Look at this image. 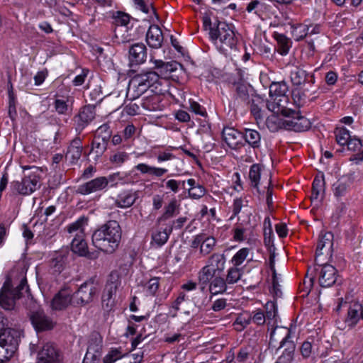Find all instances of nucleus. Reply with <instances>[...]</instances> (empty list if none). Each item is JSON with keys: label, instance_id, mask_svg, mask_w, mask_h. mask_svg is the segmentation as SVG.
<instances>
[{"label": "nucleus", "instance_id": "1", "mask_svg": "<svg viewBox=\"0 0 363 363\" xmlns=\"http://www.w3.org/2000/svg\"><path fill=\"white\" fill-rule=\"evenodd\" d=\"M205 30H208L209 38L219 51L228 55L237 50L238 38L231 26L225 21L216 19L213 23L208 16L203 17Z\"/></svg>", "mask_w": 363, "mask_h": 363}, {"label": "nucleus", "instance_id": "2", "mask_svg": "<svg viewBox=\"0 0 363 363\" xmlns=\"http://www.w3.org/2000/svg\"><path fill=\"white\" fill-rule=\"evenodd\" d=\"M121 235L119 223L116 220H108L94 231L92 245L106 254H113L119 246Z\"/></svg>", "mask_w": 363, "mask_h": 363}, {"label": "nucleus", "instance_id": "3", "mask_svg": "<svg viewBox=\"0 0 363 363\" xmlns=\"http://www.w3.org/2000/svg\"><path fill=\"white\" fill-rule=\"evenodd\" d=\"M228 84L232 86L233 99L230 107L235 111L242 108L250 104V96L253 89L244 79V72L241 69H236L228 78Z\"/></svg>", "mask_w": 363, "mask_h": 363}, {"label": "nucleus", "instance_id": "4", "mask_svg": "<svg viewBox=\"0 0 363 363\" xmlns=\"http://www.w3.org/2000/svg\"><path fill=\"white\" fill-rule=\"evenodd\" d=\"M26 294L30 296L26 277H23L16 287H13L11 279L7 278L0 289V306L4 310H14L17 300Z\"/></svg>", "mask_w": 363, "mask_h": 363}, {"label": "nucleus", "instance_id": "5", "mask_svg": "<svg viewBox=\"0 0 363 363\" xmlns=\"http://www.w3.org/2000/svg\"><path fill=\"white\" fill-rule=\"evenodd\" d=\"M23 177L21 181H13L10 189L14 194L28 196L40 187V176L35 166H23Z\"/></svg>", "mask_w": 363, "mask_h": 363}, {"label": "nucleus", "instance_id": "6", "mask_svg": "<svg viewBox=\"0 0 363 363\" xmlns=\"http://www.w3.org/2000/svg\"><path fill=\"white\" fill-rule=\"evenodd\" d=\"M157 82V75L153 70L142 72L134 75L128 84L127 97L130 96V100L139 98Z\"/></svg>", "mask_w": 363, "mask_h": 363}, {"label": "nucleus", "instance_id": "7", "mask_svg": "<svg viewBox=\"0 0 363 363\" xmlns=\"http://www.w3.org/2000/svg\"><path fill=\"white\" fill-rule=\"evenodd\" d=\"M99 292L94 278L89 279L72 294L74 306H83L90 303Z\"/></svg>", "mask_w": 363, "mask_h": 363}, {"label": "nucleus", "instance_id": "8", "mask_svg": "<svg viewBox=\"0 0 363 363\" xmlns=\"http://www.w3.org/2000/svg\"><path fill=\"white\" fill-rule=\"evenodd\" d=\"M282 116L287 118V123L286 130H294L295 132H303L308 130L311 126V121L306 117L301 115L299 111L289 109H284Z\"/></svg>", "mask_w": 363, "mask_h": 363}, {"label": "nucleus", "instance_id": "9", "mask_svg": "<svg viewBox=\"0 0 363 363\" xmlns=\"http://www.w3.org/2000/svg\"><path fill=\"white\" fill-rule=\"evenodd\" d=\"M95 116L94 106L86 105L81 108L79 113L72 119L76 132L79 134L81 133L95 118Z\"/></svg>", "mask_w": 363, "mask_h": 363}, {"label": "nucleus", "instance_id": "10", "mask_svg": "<svg viewBox=\"0 0 363 363\" xmlns=\"http://www.w3.org/2000/svg\"><path fill=\"white\" fill-rule=\"evenodd\" d=\"M36 363H63L62 354L55 345L48 342L38 352Z\"/></svg>", "mask_w": 363, "mask_h": 363}, {"label": "nucleus", "instance_id": "11", "mask_svg": "<svg viewBox=\"0 0 363 363\" xmlns=\"http://www.w3.org/2000/svg\"><path fill=\"white\" fill-rule=\"evenodd\" d=\"M29 317L37 332L50 330L54 328L55 323L52 318L42 310L30 312Z\"/></svg>", "mask_w": 363, "mask_h": 363}, {"label": "nucleus", "instance_id": "12", "mask_svg": "<svg viewBox=\"0 0 363 363\" xmlns=\"http://www.w3.org/2000/svg\"><path fill=\"white\" fill-rule=\"evenodd\" d=\"M150 61L154 64L155 73L157 75V79L160 78L167 79L172 77V74L177 71L178 67L182 65L176 61L164 62L162 60H153Z\"/></svg>", "mask_w": 363, "mask_h": 363}, {"label": "nucleus", "instance_id": "13", "mask_svg": "<svg viewBox=\"0 0 363 363\" xmlns=\"http://www.w3.org/2000/svg\"><path fill=\"white\" fill-rule=\"evenodd\" d=\"M19 342L20 333L18 330L11 328L0 329V345L15 353Z\"/></svg>", "mask_w": 363, "mask_h": 363}, {"label": "nucleus", "instance_id": "14", "mask_svg": "<svg viewBox=\"0 0 363 363\" xmlns=\"http://www.w3.org/2000/svg\"><path fill=\"white\" fill-rule=\"evenodd\" d=\"M222 137L228 146L233 150H239L245 146L243 143V132H240L234 128L225 127L222 131Z\"/></svg>", "mask_w": 363, "mask_h": 363}, {"label": "nucleus", "instance_id": "15", "mask_svg": "<svg viewBox=\"0 0 363 363\" xmlns=\"http://www.w3.org/2000/svg\"><path fill=\"white\" fill-rule=\"evenodd\" d=\"M107 187L106 177H99L83 184L79 185L76 193L82 195H87L105 189Z\"/></svg>", "mask_w": 363, "mask_h": 363}, {"label": "nucleus", "instance_id": "16", "mask_svg": "<svg viewBox=\"0 0 363 363\" xmlns=\"http://www.w3.org/2000/svg\"><path fill=\"white\" fill-rule=\"evenodd\" d=\"M319 274V284L321 287H330L335 284L337 281V269L331 264H321Z\"/></svg>", "mask_w": 363, "mask_h": 363}, {"label": "nucleus", "instance_id": "17", "mask_svg": "<svg viewBox=\"0 0 363 363\" xmlns=\"http://www.w3.org/2000/svg\"><path fill=\"white\" fill-rule=\"evenodd\" d=\"M69 305L74 306L73 297L67 289H62L53 297L51 301L52 310L62 311Z\"/></svg>", "mask_w": 363, "mask_h": 363}, {"label": "nucleus", "instance_id": "18", "mask_svg": "<svg viewBox=\"0 0 363 363\" xmlns=\"http://www.w3.org/2000/svg\"><path fill=\"white\" fill-rule=\"evenodd\" d=\"M130 65H138L144 63L147 57V49L144 43L133 44L128 50Z\"/></svg>", "mask_w": 363, "mask_h": 363}, {"label": "nucleus", "instance_id": "19", "mask_svg": "<svg viewBox=\"0 0 363 363\" xmlns=\"http://www.w3.org/2000/svg\"><path fill=\"white\" fill-rule=\"evenodd\" d=\"M145 40L149 47L151 48L158 49L162 47L164 36L159 26L155 24L150 26L146 33Z\"/></svg>", "mask_w": 363, "mask_h": 363}, {"label": "nucleus", "instance_id": "20", "mask_svg": "<svg viewBox=\"0 0 363 363\" xmlns=\"http://www.w3.org/2000/svg\"><path fill=\"white\" fill-rule=\"evenodd\" d=\"M354 178V172H351L339 179L333 185L334 195L337 198L345 196Z\"/></svg>", "mask_w": 363, "mask_h": 363}, {"label": "nucleus", "instance_id": "21", "mask_svg": "<svg viewBox=\"0 0 363 363\" xmlns=\"http://www.w3.org/2000/svg\"><path fill=\"white\" fill-rule=\"evenodd\" d=\"M360 319H363V306L359 302L350 303L345 323L353 328Z\"/></svg>", "mask_w": 363, "mask_h": 363}, {"label": "nucleus", "instance_id": "22", "mask_svg": "<svg viewBox=\"0 0 363 363\" xmlns=\"http://www.w3.org/2000/svg\"><path fill=\"white\" fill-rule=\"evenodd\" d=\"M69 252L67 250H63L55 252L50 260V269L52 274H60L65 268Z\"/></svg>", "mask_w": 363, "mask_h": 363}, {"label": "nucleus", "instance_id": "23", "mask_svg": "<svg viewBox=\"0 0 363 363\" xmlns=\"http://www.w3.org/2000/svg\"><path fill=\"white\" fill-rule=\"evenodd\" d=\"M287 91L288 86L286 82H273L269 86V96L281 99L283 103L288 104L289 97L286 95Z\"/></svg>", "mask_w": 363, "mask_h": 363}, {"label": "nucleus", "instance_id": "24", "mask_svg": "<svg viewBox=\"0 0 363 363\" xmlns=\"http://www.w3.org/2000/svg\"><path fill=\"white\" fill-rule=\"evenodd\" d=\"M138 198V191H125L118 195L115 205L121 208H129L135 203Z\"/></svg>", "mask_w": 363, "mask_h": 363}, {"label": "nucleus", "instance_id": "25", "mask_svg": "<svg viewBox=\"0 0 363 363\" xmlns=\"http://www.w3.org/2000/svg\"><path fill=\"white\" fill-rule=\"evenodd\" d=\"M325 182L324 175H317L312 184V194L311 196L312 202L314 201H321L323 199L325 194Z\"/></svg>", "mask_w": 363, "mask_h": 363}, {"label": "nucleus", "instance_id": "26", "mask_svg": "<svg viewBox=\"0 0 363 363\" xmlns=\"http://www.w3.org/2000/svg\"><path fill=\"white\" fill-rule=\"evenodd\" d=\"M117 289V284L113 281H108L103 291L101 302L102 305L106 306L107 310L111 309L113 303V295L116 293Z\"/></svg>", "mask_w": 363, "mask_h": 363}, {"label": "nucleus", "instance_id": "27", "mask_svg": "<svg viewBox=\"0 0 363 363\" xmlns=\"http://www.w3.org/2000/svg\"><path fill=\"white\" fill-rule=\"evenodd\" d=\"M173 227H170L169 229H157L152 233V241L151 245L156 247H161L168 240L169 235L172 232Z\"/></svg>", "mask_w": 363, "mask_h": 363}, {"label": "nucleus", "instance_id": "28", "mask_svg": "<svg viewBox=\"0 0 363 363\" xmlns=\"http://www.w3.org/2000/svg\"><path fill=\"white\" fill-rule=\"evenodd\" d=\"M245 145L247 143L253 149H258L261 146V135L254 129L245 128L243 131Z\"/></svg>", "mask_w": 363, "mask_h": 363}, {"label": "nucleus", "instance_id": "29", "mask_svg": "<svg viewBox=\"0 0 363 363\" xmlns=\"http://www.w3.org/2000/svg\"><path fill=\"white\" fill-rule=\"evenodd\" d=\"M333 234L331 232H326L324 234H321L319 237V240L318 242L316 250H315V264L318 265H320L318 257L320 256L323 252L322 250L325 246H329L331 247L333 246Z\"/></svg>", "mask_w": 363, "mask_h": 363}, {"label": "nucleus", "instance_id": "30", "mask_svg": "<svg viewBox=\"0 0 363 363\" xmlns=\"http://www.w3.org/2000/svg\"><path fill=\"white\" fill-rule=\"evenodd\" d=\"M216 273L211 270L210 265L204 266L198 274V284L201 291H204L210 281L215 277Z\"/></svg>", "mask_w": 363, "mask_h": 363}, {"label": "nucleus", "instance_id": "31", "mask_svg": "<svg viewBox=\"0 0 363 363\" xmlns=\"http://www.w3.org/2000/svg\"><path fill=\"white\" fill-rule=\"evenodd\" d=\"M179 211V204L176 199H173L164 207V212L162 216L157 218V222L161 223L165 221L178 214Z\"/></svg>", "mask_w": 363, "mask_h": 363}, {"label": "nucleus", "instance_id": "32", "mask_svg": "<svg viewBox=\"0 0 363 363\" xmlns=\"http://www.w3.org/2000/svg\"><path fill=\"white\" fill-rule=\"evenodd\" d=\"M265 316L268 321L267 325H275L277 323L278 309L276 298L274 301H267L264 306Z\"/></svg>", "mask_w": 363, "mask_h": 363}, {"label": "nucleus", "instance_id": "33", "mask_svg": "<svg viewBox=\"0 0 363 363\" xmlns=\"http://www.w3.org/2000/svg\"><path fill=\"white\" fill-rule=\"evenodd\" d=\"M308 73L299 67H294L290 72L291 82L294 86H300L307 81Z\"/></svg>", "mask_w": 363, "mask_h": 363}, {"label": "nucleus", "instance_id": "34", "mask_svg": "<svg viewBox=\"0 0 363 363\" xmlns=\"http://www.w3.org/2000/svg\"><path fill=\"white\" fill-rule=\"evenodd\" d=\"M250 112L256 120L262 119V107L264 104V99L259 95H255L250 101Z\"/></svg>", "mask_w": 363, "mask_h": 363}, {"label": "nucleus", "instance_id": "35", "mask_svg": "<svg viewBox=\"0 0 363 363\" xmlns=\"http://www.w3.org/2000/svg\"><path fill=\"white\" fill-rule=\"evenodd\" d=\"M87 223L88 218L81 216L75 222L67 226V232L70 234L74 233V237L79 236V235H84V226L87 225Z\"/></svg>", "mask_w": 363, "mask_h": 363}, {"label": "nucleus", "instance_id": "36", "mask_svg": "<svg viewBox=\"0 0 363 363\" xmlns=\"http://www.w3.org/2000/svg\"><path fill=\"white\" fill-rule=\"evenodd\" d=\"M287 123L286 119H282L277 116L272 115L269 116L266 120V125L269 131L275 133L280 129H286Z\"/></svg>", "mask_w": 363, "mask_h": 363}, {"label": "nucleus", "instance_id": "37", "mask_svg": "<svg viewBox=\"0 0 363 363\" xmlns=\"http://www.w3.org/2000/svg\"><path fill=\"white\" fill-rule=\"evenodd\" d=\"M84 236L85 235H79V236L74 237L71 243L72 252L79 256L86 255V250L88 249Z\"/></svg>", "mask_w": 363, "mask_h": 363}, {"label": "nucleus", "instance_id": "38", "mask_svg": "<svg viewBox=\"0 0 363 363\" xmlns=\"http://www.w3.org/2000/svg\"><path fill=\"white\" fill-rule=\"evenodd\" d=\"M274 38L277 41L278 48L277 51L281 55H286L288 54L289 48L291 47L290 39L286 38L284 34L274 33Z\"/></svg>", "mask_w": 363, "mask_h": 363}, {"label": "nucleus", "instance_id": "39", "mask_svg": "<svg viewBox=\"0 0 363 363\" xmlns=\"http://www.w3.org/2000/svg\"><path fill=\"white\" fill-rule=\"evenodd\" d=\"M226 279L220 277H215L209 284V290L213 294L223 293L227 289Z\"/></svg>", "mask_w": 363, "mask_h": 363}, {"label": "nucleus", "instance_id": "40", "mask_svg": "<svg viewBox=\"0 0 363 363\" xmlns=\"http://www.w3.org/2000/svg\"><path fill=\"white\" fill-rule=\"evenodd\" d=\"M262 167L259 164H254L250 167L249 177L251 182V185L256 188L257 192L261 194V191L259 189L258 185L260 180Z\"/></svg>", "mask_w": 363, "mask_h": 363}, {"label": "nucleus", "instance_id": "41", "mask_svg": "<svg viewBox=\"0 0 363 363\" xmlns=\"http://www.w3.org/2000/svg\"><path fill=\"white\" fill-rule=\"evenodd\" d=\"M210 266L213 268L211 270L216 272H223L225 268V257L223 254H213L209 259Z\"/></svg>", "mask_w": 363, "mask_h": 363}, {"label": "nucleus", "instance_id": "42", "mask_svg": "<svg viewBox=\"0 0 363 363\" xmlns=\"http://www.w3.org/2000/svg\"><path fill=\"white\" fill-rule=\"evenodd\" d=\"M101 337L91 338L89 342L86 353L89 356H95L99 357L101 352Z\"/></svg>", "mask_w": 363, "mask_h": 363}, {"label": "nucleus", "instance_id": "43", "mask_svg": "<svg viewBox=\"0 0 363 363\" xmlns=\"http://www.w3.org/2000/svg\"><path fill=\"white\" fill-rule=\"evenodd\" d=\"M108 143L101 140L99 138H94L91 143V150L96 155V159H99L103 155L107 149Z\"/></svg>", "mask_w": 363, "mask_h": 363}, {"label": "nucleus", "instance_id": "44", "mask_svg": "<svg viewBox=\"0 0 363 363\" xmlns=\"http://www.w3.org/2000/svg\"><path fill=\"white\" fill-rule=\"evenodd\" d=\"M160 96L157 95H152L147 96L143 100L142 107L150 111H157L160 108Z\"/></svg>", "mask_w": 363, "mask_h": 363}, {"label": "nucleus", "instance_id": "45", "mask_svg": "<svg viewBox=\"0 0 363 363\" xmlns=\"http://www.w3.org/2000/svg\"><path fill=\"white\" fill-rule=\"evenodd\" d=\"M130 16L123 11H114L112 14V23L116 26H125L130 22Z\"/></svg>", "mask_w": 363, "mask_h": 363}, {"label": "nucleus", "instance_id": "46", "mask_svg": "<svg viewBox=\"0 0 363 363\" xmlns=\"http://www.w3.org/2000/svg\"><path fill=\"white\" fill-rule=\"evenodd\" d=\"M272 101H267L266 102V106L270 111L274 113H279L282 115V111L284 109H289L287 106H286V103H283L281 99H278L277 98H271Z\"/></svg>", "mask_w": 363, "mask_h": 363}, {"label": "nucleus", "instance_id": "47", "mask_svg": "<svg viewBox=\"0 0 363 363\" xmlns=\"http://www.w3.org/2000/svg\"><path fill=\"white\" fill-rule=\"evenodd\" d=\"M291 330H289L287 331V334L286 335V336L281 341L280 345L278 349H279L281 347H284V352L289 353V354H294L296 345H295L294 341H292L291 340Z\"/></svg>", "mask_w": 363, "mask_h": 363}, {"label": "nucleus", "instance_id": "48", "mask_svg": "<svg viewBox=\"0 0 363 363\" xmlns=\"http://www.w3.org/2000/svg\"><path fill=\"white\" fill-rule=\"evenodd\" d=\"M335 134L337 143L342 146L345 145L351 138L350 131L343 127L337 128L335 131Z\"/></svg>", "mask_w": 363, "mask_h": 363}, {"label": "nucleus", "instance_id": "49", "mask_svg": "<svg viewBox=\"0 0 363 363\" xmlns=\"http://www.w3.org/2000/svg\"><path fill=\"white\" fill-rule=\"evenodd\" d=\"M112 135V131L108 123H104L98 128L94 138H99V140L108 143Z\"/></svg>", "mask_w": 363, "mask_h": 363}, {"label": "nucleus", "instance_id": "50", "mask_svg": "<svg viewBox=\"0 0 363 363\" xmlns=\"http://www.w3.org/2000/svg\"><path fill=\"white\" fill-rule=\"evenodd\" d=\"M242 274V269L237 267H230L228 271L226 281L228 284H233L240 279Z\"/></svg>", "mask_w": 363, "mask_h": 363}, {"label": "nucleus", "instance_id": "51", "mask_svg": "<svg viewBox=\"0 0 363 363\" xmlns=\"http://www.w3.org/2000/svg\"><path fill=\"white\" fill-rule=\"evenodd\" d=\"M216 239L213 237L206 236L204 234L203 242L201 246V253L203 255L209 254L216 245Z\"/></svg>", "mask_w": 363, "mask_h": 363}, {"label": "nucleus", "instance_id": "52", "mask_svg": "<svg viewBox=\"0 0 363 363\" xmlns=\"http://www.w3.org/2000/svg\"><path fill=\"white\" fill-rule=\"evenodd\" d=\"M249 253V248L244 247L240 249L232 258V263L235 267L240 265L246 259Z\"/></svg>", "mask_w": 363, "mask_h": 363}, {"label": "nucleus", "instance_id": "53", "mask_svg": "<svg viewBox=\"0 0 363 363\" xmlns=\"http://www.w3.org/2000/svg\"><path fill=\"white\" fill-rule=\"evenodd\" d=\"M82 152V150L79 149L69 147L65 157L72 164H76L80 159Z\"/></svg>", "mask_w": 363, "mask_h": 363}, {"label": "nucleus", "instance_id": "54", "mask_svg": "<svg viewBox=\"0 0 363 363\" xmlns=\"http://www.w3.org/2000/svg\"><path fill=\"white\" fill-rule=\"evenodd\" d=\"M159 280V278L153 277L146 284V291L148 295L154 296L156 294L160 286Z\"/></svg>", "mask_w": 363, "mask_h": 363}, {"label": "nucleus", "instance_id": "55", "mask_svg": "<svg viewBox=\"0 0 363 363\" xmlns=\"http://www.w3.org/2000/svg\"><path fill=\"white\" fill-rule=\"evenodd\" d=\"M189 196L193 199H199L204 196L206 189L201 185H197L196 187L190 188L188 191Z\"/></svg>", "mask_w": 363, "mask_h": 363}, {"label": "nucleus", "instance_id": "56", "mask_svg": "<svg viewBox=\"0 0 363 363\" xmlns=\"http://www.w3.org/2000/svg\"><path fill=\"white\" fill-rule=\"evenodd\" d=\"M262 7V4L259 1L253 0L247 4L246 11L248 13L254 12L255 14L259 16V11H261Z\"/></svg>", "mask_w": 363, "mask_h": 363}, {"label": "nucleus", "instance_id": "57", "mask_svg": "<svg viewBox=\"0 0 363 363\" xmlns=\"http://www.w3.org/2000/svg\"><path fill=\"white\" fill-rule=\"evenodd\" d=\"M128 159V155L125 152H118L110 157V161L116 164H121Z\"/></svg>", "mask_w": 363, "mask_h": 363}, {"label": "nucleus", "instance_id": "58", "mask_svg": "<svg viewBox=\"0 0 363 363\" xmlns=\"http://www.w3.org/2000/svg\"><path fill=\"white\" fill-rule=\"evenodd\" d=\"M190 110L194 112V113L205 116H206V111L204 107L201 106L198 102L194 101H190Z\"/></svg>", "mask_w": 363, "mask_h": 363}, {"label": "nucleus", "instance_id": "59", "mask_svg": "<svg viewBox=\"0 0 363 363\" xmlns=\"http://www.w3.org/2000/svg\"><path fill=\"white\" fill-rule=\"evenodd\" d=\"M54 106L56 111L59 114H65L68 110V105L67 101L61 99H56L54 102Z\"/></svg>", "mask_w": 363, "mask_h": 363}, {"label": "nucleus", "instance_id": "60", "mask_svg": "<svg viewBox=\"0 0 363 363\" xmlns=\"http://www.w3.org/2000/svg\"><path fill=\"white\" fill-rule=\"evenodd\" d=\"M312 349L313 346L311 342L308 341L303 342L300 348V352L302 357L306 359L308 358L312 353Z\"/></svg>", "mask_w": 363, "mask_h": 363}, {"label": "nucleus", "instance_id": "61", "mask_svg": "<svg viewBox=\"0 0 363 363\" xmlns=\"http://www.w3.org/2000/svg\"><path fill=\"white\" fill-rule=\"evenodd\" d=\"M13 354V352L0 345V363L8 361Z\"/></svg>", "mask_w": 363, "mask_h": 363}, {"label": "nucleus", "instance_id": "62", "mask_svg": "<svg viewBox=\"0 0 363 363\" xmlns=\"http://www.w3.org/2000/svg\"><path fill=\"white\" fill-rule=\"evenodd\" d=\"M264 242L270 250L272 247L274 248L272 239V228L264 229Z\"/></svg>", "mask_w": 363, "mask_h": 363}, {"label": "nucleus", "instance_id": "63", "mask_svg": "<svg viewBox=\"0 0 363 363\" xmlns=\"http://www.w3.org/2000/svg\"><path fill=\"white\" fill-rule=\"evenodd\" d=\"M345 145L347 146L348 150L352 151L359 150L362 146L361 140L356 138H350Z\"/></svg>", "mask_w": 363, "mask_h": 363}, {"label": "nucleus", "instance_id": "64", "mask_svg": "<svg viewBox=\"0 0 363 363\" xmlns=\"http://www.w3.org/2000/svg\"><path fill=\"white\" fill-rule=\"evenodd\" d=\"M251 318H245L239 316L236 318L234 325L237 330H242L244 328L248 325L250 323Z\"/></svg>", "mask_w": 363, "mask_h": 363}]
</instances>
